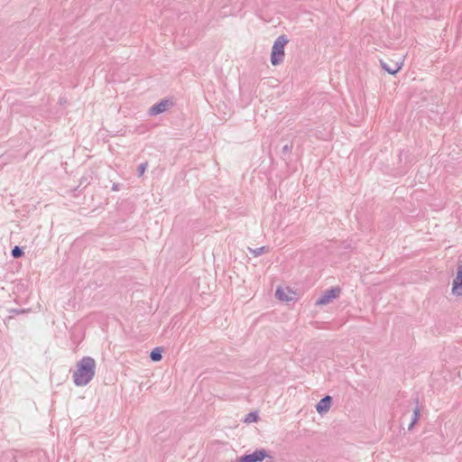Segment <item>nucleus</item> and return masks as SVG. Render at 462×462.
<instances>
[{
    "label": "nucleus",
    "mask_w": 462,
    "mask_h": 462,
    "mask_svg": "<svg viewBox=\"0 0 462 462\" xmlns=\"http://www.w3.org/2000/svg\"><path fill=\"white\" fill-rule=\"evenodd\" d=\"M95 374L96 361L90 356H84L76 365L73 382L77 386H85L94 378Z\"/></svg>",
    "instance_id": "1"
},
{
    "label": "nucleus",
    "mask_w": 462,
    "mask_h": 462,
    "mask_svg": "<svg viewBox=\"0 0 462 462\" xmlns=\"http://www.w3.org/2000/svg\"><path fill=\"white\" fill-rule=\"evenodd\" d=\"M288 42L286 35H280L275 40L271 53V62L273 66H277L283 61L285 56L284 47Z\"/></svg>",
    "instance_id": "2"
},
{
    "label": "nucleus",
    "mask_w": 462,
    "mask_h": 462,
    "mask_svg": "<svg viewBox=\"0 0 462 462\" xmlns=\"http://www.w3.org/2000/svg\"><path fill=\"white\" fill-rule=\"evenodd\" d=\"M341 289L339 287H332L326 290L323 294L317 300L316 305L323 306L330 303L334 299L340 296Z\"/></svg>",
    "instance_id": "3"
},
{
    "label": "nucleus",
    "mask_w": 462,
    "mask_h": 462,
    "mask_svg": "<svg viewBox=\"0 0 462 462\" xmlns=\"http://www.w3.org/2000/svg\"><path fill=\"white\" fill-rule=\"evenodd\" d=\"M267 452L265 449H256L251 454H245L237 457L236 462H262L265 457H267Z\"/></svg>",
    "instance_id": "4"
},
{
    "label": "nucleus",
    "mask_w": 462,
    "mask_h": 462,
    "mask_svg": "<svg viewBox=\"0 0 462 462\" xmlns=\"http://www.w3.org/2000/svg\"><path fill=\"white\" fill-rule=\"evenodd\" d=\"M172 106V102L169 99H162L156 103L149 109L150 116H157L167 111Z\"/></svg>",
    "instance_id": "5"
},
{
    "label": "nucleus",
    "mask_w": 462,
    "mask_h": 462,
    "mask_svg": "<svg viewBox=\"0 0 462 462\" xmlns=\"http://www.w3.org/2000/svg\"><path fill=\"white\" fill-rule=\"evenodd\" d=\"M452 291L454 294L462 296V262L457 264V276L452 282Z\"/></svg>",
    "instance_id": "6"
},
{
    "label": "nucleus",
    "mask_w": 462,
    "mask_h": 462,
    "mask_svg": "<svg viewBox=\"0 0 462 462\" xmlns=\"http://www.w3.org/2000/svg\"><path fill=\"white\" fill-rule=\"evenodd\" d=\"M332 403V397L326 395L316 405V410L319 414H324L328 411Z\"/></svg>",
    "instance_id": "7"
},
{
    "label": "nucleus",
    "mask_w": 462,
    "mask_h": 462,
    "mask_svg": "<svg viewBox=\"0 0 462 462\" xmlns=\"http://www.w3.org/2000/svg\"><path fill=\"white\" fill-rule=\"evenodd\" d=\"M382 68L391 75H395L402 67L403 61L393 62L388 64L383 60H380Z\"/></svg>",
    "instance_id": "8"
},
{
    "label": "nucleus",
    "mask_w": 462,
    "mask_h": 462,
    "mask_svg": "<svg viewBox=\"0 0 462 462\" xmlns=\"http://www.w3.org/2000/svg\"><path fill=\"white\" fill-rule=\"evenodd\" d=\"M162 347H155L150 353V358L153 362H159L162 358Z\"/></svg>",
    "instance_id": "9"
},
{
    "label": "nucleus",
    "mask_w": 462,
    "mask_h": 462,
    "mask_svg": "<svg viewBox=\"0 0 462 462\" xmlns=\"http://www.w3.org/2000/svg\"><path fill=\"white\" fill-rule=\"evenodd\" d=\"M275 296L282 301H290L292 300V298L289 297L288 294L281 288H278L276 290Z\"/></svg>",
    "instance_id": "10"
},
{
    "label": "nucleus",
    "mask_w": 462,
    "mask_h": 462,
    "mask_svg": "<svg viewBox=\"0 0 462 462\" xmlns=\"http://www.w3.org/2000/svg\"><path fill=\"white\" fill-rule=\"evenodd\" d=\"M248 249H249V252L254 257H257V256H260L263 254L268 253L269 250H270L268 246H261V247H258V248H255V249H252V248H248Z\"/></svg>",
    "instance_id": "11"
},
{
    "label": "nucleus",
    "mask_w": 462,
    "mask_h": 462,
    "mask_svg": "<svg viewBox=\"0 0 462 462\" xmlns=\"http://www.w3.org/2000/svg\"><path fill=\"white\" fill-rule=\"evenodd\" d=\"M11 254L14 258H20L24 254V253L22 247L15 245L12 249Z\"/></svg>",
    "instance_id": "12"
},
{
    "label": "nucleus",
    "mask_w": 462,
    "mask_h": 462,
    "mask_svg": "<svg viewBox=\"0 0 462 462\" xmlns=\"http://www.w3.org/2000/svg\"><path fill=\"white\" fill-rule=\"evenodd\" d=\"M258 419H259V416H258V414H257L256 412H249V413L245 416V418L244 421H245V423H251V422H255V421H257V420H258Z\"/></svg>",
    "instance_id": "13"
},
{
    "label": "nucleus",
    "mask_w": 462,
    "mask_h": 462,
    "mask_svg": "<svg viewBox=\"0 0 462 462\" xmlns=\"http://www.w3.org/2000/svg\"><path fill=\"white\" fill-rule=\"evenodd\" d=\"M148 162L141 163L137 168L138 176L141 177L146 171Z\"/></svg>",
    "instance_id": "14"
},
{
    "label": "nucleus",
    "mask_w": 462,
    "mask_h": 462,
    "mask_svg": "<svg viewBox=\"0 0 462 462\" xmlns=\"http://www.w3.org/2000/svg\"><path fill=\"white\" fill-rule=\"evenodd\" d=\"M292 150V143H286L285 145H283L282 149V153L283 155L287 154V153H290Z\"/></svg>",
    "instance_id": "15"
},
{
    "label": "nucleus",
    "mask_w": 462,
    "mask_h": 462,
    "mask_svg": "<svg viewBox=\"0 0 462 462\" xmlns=\"http://www.w3.org/2000/svg\"><path fill=\"white\" fill-rule=\"evenodd\" d=\"M420 408L418 406H416V408L413 410V417L412 418H417V420H419L420 418Z\"/></svg>",
    "instance_id": "16"
},
{
    "label": "nucleus",
    "mask_w": 462,
    "mask_h": 462,
    "mask_svg": "<svg viewBox=\"0 0 462 462\" xmlns=\"http://www.w3.org/2000/svg\"><path fill=\"white\" fill-rule=\"evenodd\" d=\"M11 313L13 314H22V313H24L25 310H16V309H12L9 310Z\"/></svg>",
    "instance_id": "17"
},
{
    "label": "nucleus",
    "mask_w": 462,
    "mask_h": 462,
    "mask_svg": "<svg viewBox=\"0 0 462 462\" xmlns=\"http://www.w3.org/2000/svg\"><path fill=\"white\" fill-rule=\"evenodd\" d=\"M418 420L417 418H412V420L411 422L410 423L409 427H408V430H411L414 426L415 424L417 423Z\"/></svg>",
    "instance_id": "18"
},
{
    "label": "nucleus",
    "mask_w": 462,
    "mask_h": 462,
    "mask_svg": "<svg viewBox=\"0 0 462 462\" xmlns=\"http://www.w3.org/2000/svg\"><path fill=\"white\" fill-rule=\"evenodd\" d=\"M13 319V315L11 316H8L5 319V323L7 325L9 320Z\"/></svg>",
    "instance_id": "19"
},
{
    "label": "nucleus",
    "mask_w": 462,
    "mask_h": 462,
    "mask_svg": "<svg viewBox=\"0 0 462 462\" xmlns=\"http://www.w3.org/2000/svg\"><path fill=\"white\" fill-rule=\"evenodd\" d=\"M113 189H114V190H117V189H118V188H117V185H116V184H114V185H113Z\"/></svg>",
    "instance_id": "20"
}]
</instances>
